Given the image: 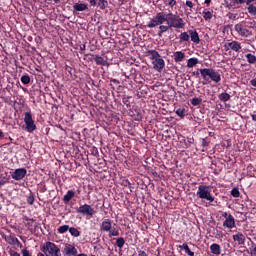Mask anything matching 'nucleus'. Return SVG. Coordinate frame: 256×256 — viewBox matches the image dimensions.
I'll return each mask as SVG.
<instances>
[{
	"label": "nucleus",
	"mask_w": 256,
	"mask_h": 256,
	"mask_svg": "<svg viewBox=\"0 0 256 256\" xmlns=\"http://www.w3.org/2000/svg\"><path fill=\"white\" fill-rule=\"evenodd\" d=\"M147 53L150 55L154 71L161 73L165 69V60L161 58V54L156 50H148Z\"/></svg>",
	"instance_id": "f257e3e1"
},
{
	"label": "nucleus",
	"mask_w": 256,
	"mask_h": 256,
	"mask_svg": "<svg viewBox=\"0 0 256 256\" xmlns=\"http://www.w3.org/2000/svg\"><path fill=\"white\" fill-rule=\"evenodd\" d=\"M200 75L204 81H209V78L211 81H214V83H219L221 81V74H219V72L215 71L213 68L200 69Z\"/></svg>",
	"instance_id": "f03ea898"
},
{
	"label": "nucleus",
	"mask_w": 256,
	"mask_h": 256,
	"mask_svg": "<svg viewBox=\"0 0 256 256\" xmlns=\"http://www.w3.org/2000/svg\"><path fill=\"white\" fill-rule=\"evenodd\" d=\"M166 21L169 27H174V29H183L185 27V22L182 18L173 13L166 15Z\"/></svg>",
	"instance_id": "7ed1b4c3"
},
{
	"label": "nucleus",
	"mask_w": 256,
	"mask_h": 256,
	"mask_svg": "<svg viewBox=\"0 0 256 256\" xmlns=\"http://www.w3.org/2000/svg\"><path fill=\"white\" fill-rule=\"evenodd\" d=\"M197 196L199 197V199L209 201V203H213V201H215V197L211 195V187L207 185H200L198 187Z\"/></svg>",
	"instance_id": "20e7f679"
},
{
	"label": "nucleus",
	"mask_w": 256,
	"mask_h": 256,
	"mask_svg": "<svg viewBox=\"0 0 256 256\" xmlns=\"http://www.w3.org/2000/svg\"><path fill=\"white\" fill-rule=\"evenodd\" d=\"M46 256H61V249L55 243L47 242L42 249Z\"/></svg>",
	"instance_id": "39448f33"
},
{
	"label": "nucleus",
	"mask_w": 256,
	"mask_h": 256,
	"mask_svg": "<svg viewBox=\"0 0 256 256\" xmlns=\"http://www.w3.org/2000/svg\"><path fill=\"white\" fill-rule=\"evenodd\" d=\"M165 21H167L166 16L163 15V13L159 12L156 14V16H154L150 20L147 27H149V29H153V27H157L158 25H163V23H165Z\"/></svg>",
	"instance_id": "423d86ee"
},
{
	"label": "nucleus",
	"mask_w": 256,
	"mask_h": 256,
	"mask_svg": "<svg viewBox=\"0 0 256 256\" xmlns=\"http://www.w3.org/2000/svg\"><path fill=\"white\" fill-rule=\"evenodd\" d=\"M24 123H25L26 129L29 133H33V131H35V129H37V126H35V121H33V116L31 115V112L25 113Z\"/></svg>",
	"instance_id": "0eeeda50"
},
{
	"label": "nucleus",
	"mask_w": 256,
	"mask_h": 256,
	"mask_svg": "<svg viewBox=\"0 0 256 256\" xmlns=\"http://www.w3.org/2000/svg\"><path fill=\"white\" fill-rule=\"evenodd\" d=\"M77 213H81L82 215H86L87 217H93V215H95V210L91 208V205L84 204L77 209Z\"/></svg>",
	"instance_id": "6e6552de"
},
{
	"label": "nucleus",
	"mask_w": 256,
	"mask_h": 256,
	"mask_svg": "<svg viewBox=\"0 0 256 256\" xmlns=\"http://www.w3.org/2000/svg\"><path fill=\"white\" fill-rule=\"evenodd\" d=\"M25 175H27V169L19 168L13 172L12 179L15 181H21V179H25Z\"/></svg>",
	"instance_id": "1a4fd4ad"
},
{
	"label": "nucleus",
	"mask_w": 256,
	"mask_h": 256,
	"mask_svg": "<svg viewBox=\"0 0 256 256\" xmlns=\"http://www.w3.org/2000/svg\"><path fill=\"white\" fill-rule=\"evenodd\" d=\"M90 5H92V7H98V9L105 10L109 7V2H107V0H90Z\"/></svg>",
	"instance_id": "9d476101"
},
{
	"label": "nucleus",
	"mask_w": 256,
	"mask_h": 256,
	"mask_svg": "<svg viewBox=\"0 0 256 256\" xmlns=\"http://www.w3.org/2000/svg\"><path fill=\"white\" fill-rule=\"evenodd\" d=\"M223 227H227V229H233L235 227V218L233 215H229L227 219L223 222Z\"/></svg>",
	"instance_id": "9b49d317"
},
{
	"label": "nucleus",
	"mask_w": 256,
	"mask_h": 256,
	"mask_svg": "<svg viewBox=\"0 0 256 256\" xmlns=\"http://www.w3.org/2000/svg\"><path fill=\"white\" fill-rule=\"evenodd\" d=\"M188 33L190 35L192 43H196V45H198V43H201V39L199 38V33H197V30H189Z\"/></svg>",
	"instance_id": "f8f14e48"
},
{
	"label": "nucleus",
	"mask_w": 256,
	"mask_h": 256,
	"mask_svg": "<svg viewBox=\"0 0 256 256\" xmlns=\"http://www.w3.org/2000/svg\"><path fill=\"white\" fill-rule=\"evenodd\" d=\"M64 251L66 253V255L69 256H75L77 255V248H75V246L68 244L65 246Z\"/></svg>",
	"instance_id": "ddd939ff"
},
{
	"label": "nucleus",
	"mask_w": 256,
	"mask_h": 256,
	"mask_svg": "<svg viewBox=\"0 0 256 256\" xmlns=\"http://www.w3.org/2000/svg\"><path fill=\"white\" fill-rule=\"evenodd\" d=\"M93 57V61H95L96 65H108L107 60H104L103 57L99 56V55H92Z\"/></svg>",
	"instance_id": "4468645a"
},
{
	"label": "nucleus",
	"mask_w": 256,
	"mask_h": 256,
	"mask_svg": "<svg viewBox=\"0 0 256 256\" xmlns=\"http://www.w3.org/2000/svg\"><path fill=\"white\" fill-rule=\"evenodd\" d=\"M233 239L238 242V245H245V235L243 233L233 235Z\"/></svg>",
	"instance_id": "2eb2a0df"
},
{
	"label": "nucleus",
	"mask_w": 256,
	"mask_h": 256,
	"mask_svg": "<svg viewBox=\"0 0 256 256\" xmlns=\"http://www.w3.org/2000/svg\"><path fill=\"white\" fill-rule=\"evenodd\" d=\"M183 59H185V53H183L182 51H177L174 53V61L176 63H181Z\"/></svg>",
	"instance_id": "dca6fc26"
},
{
	"label": "nucleus",
	"mask_w": 256,
	"mask_h": 256,
	"mask_svg": "<svg viewBox=\"0 0 256 256\" xmlns=\"http://www.w3.org/2000/svg\"><path fill=\"white\" fill-rule=\"evenodd\" d=\"M210 251L211 253H213V255H221V246H219V244H212L210 246Z\"/></svg>",
	"instance_id": "f3484780"
},
{
	"label": "nucleus",
	"mask_w": 256,
	"mask_h": 256,
	"mask_svg": "<svg viewBox=\"0 0 256 256\" xmlns=\"http://www.w3.org/2000/svg\"><path fill=\"white\" fill-rule=\"evenodd\" d=\"M228 47H230V49H232V51H239L241 49V44L237 41H232L228 43Z\"/></svg>",
	"instance_id": "a211bd4d"
},
{
	"label": "nucleus",
	"mask_w": 256,
	"mask_h": 256,
	"mask_svg": "<svg viewBox=\"0 0 256 256\" xmlns=\"http://www.w3.org/2000/svg\"><path fill=\"white\" fill-rule=\"evenodd\" d=\"M73 197H75V192L73 190H69L63 197L64 203H69Z\"/></svg>",
	"instance_id": "6ab92c4d"
},
{
	"label": "nucleus",
	"mask_w": 256,
	"mask_h": 256,
	"mask_svg": "<svg viewBox=\"0 0 256 256\" xmlns=\"http://www.w3.org/2000/svg\"><path fill=\"white\" fill-rule=\"evenodd\" d=\"M180 249H183L185 253H187L189 256H195V252L191 251L189 245H187L186 243L182 244L180 246Z\"/></svg>",
	"instance_id": "aec40b11"
},
{
	"label": "nucleus",
	"mask_w": 256,
	"mask_h": 256,
	"mask_svg": "<svg viewBox=\"0 0 256 256\" xmlns=\"http://www.w3.org/2000/svg\"><path fill=\"white\" fill-rule=\"evenodd\" d=\"M73 7L75 11H87V5L83 3H75Z\"/></svg>",
	"instance_id": "412c9836"
},
{
	"label": "nucleus",
	"mask_w": 256,
	"mask_h": 256,
	"mask_svg": "<svg viewBox=\"0 0 256 256\" xmlns=\"http://www.w3.org/2000/svg\"><path fill=\"white\" fill-rule=\"evenodd\" d=\"M102 231H111V221H103L101 224Z\"/></svg>",
	"instance_id": "4be33fe9"
},
{
	"label": "nucleus",
	"mask_w": 256,
	"mask_h": 256,
	"mask_svg": "<svg viewBox=\"0 0 256 256\" xmlns=\"http://www.w3.org/2000/svg\"><path fill=\"white\" fill-rule=\"evenodd\" d=\"M220 101L227 102L229 99H231V95H229L227 92H223L219 95Z\"/></svg>",
	"instance_id": "5701e85b"
},
{
	"label": "nucleus",
	"mask_w": 256,
	"mask_h": 256,
	"mask_svg": "<svg viewBox=\"0 0 256 256\" xmlns=\"http://www.w3.org/2000/svg\"><path fill=\"white\" fill-rule=\"evenodd\" d=\"M197 63H199V59L190 58V59H188L187 67H189V68L195 67V65H197Z\"/></svg>",
	"instance_id": "b1692460"
},
{
	"label": "nucleus",
	"mask_w": 256,
	"mask_h": 256,
	"mask_svg": "<svg viewBox=\"0 0 256 256\" xmlns=\"http://www.w3.org/2000/svg\"><path fill=\"white\" fill-rule=\"evenodd\" d=\"M69 233L72 235V237H79V235H81V232H79V230L75 227L69 228Z\"/></svg>",
	"instance_id": "393cba45"
},
{
	"label": "nucleus",
	"mask_w": 256,
	"mask_h": 256,
	"mask_svg": "<svg viewBox=\"0 0 256 256\" xmlns=\"http://www.w3.org/2000/svg\"><path fill=\"white\" fill-rule=\"evenodd\" d=\"M190 35L187 32H182L180 34V43H183L185 41H189Z\"/></svg>",
	"instance_id": "a878e982"
},
{
	"label": "nucleus",
	"mask_w": 256,
	"mask_h": 256,
	"mask_svg": "<svg viewBox=\"0 0 256 256\" xmlns=\"http://www.w3.org/2000/svg\"><path fill=\"white\" fill-rule=\"evenodd\" d=\"M236 30L238 31V33H240V35H247V33H249V30L241 27V25H236Z\"/></svg>",
	"instance_id": "bb28decb"
},
{
	"label": "nucleus",
	"mask_w": 256,
	"mask_h": 256,
	"mask_svg": "<svg viewBox=\"0 0 256 256\" xmlns=\"http://www.w3.org/2000/svg\"><path fill=\"white\" fill-rule=\"evenodd\" d=\"M246 59H247L248 63H251V64H255V62H256V56L251 53L246 55Z\"/></svg>",
	"instance_id": "cd10ccee"
},
{
	"label": "nucleus",
	"mask_w": 256,
	"mask_h": 256,
	"mask_svg": "<svg viewBox=\"0 0 256 256\" xmlns=\"http://www.w3.org/2000/svg\"><path fill=\"white\" fill-rule=\"evenodd\" d=\"M201 103H203V99H201V98L196 97L191 100V105H193L194 107L201 105Z\"/></svg>",
	"instance_id": "c85d7f7f"
},
{
	"label": "nucleus",
	"mask_w": 256,
	"mask_h": 256,
	"mask_svg": "<svg viewBox=\"0 0 256 256\" xmlns=\"http://www.w3.org/2000/svg\"><path fill=\"white\" fill-rule=\"evenodd\" d=\"M116 245L119 249H123V245H125V238L120 237L116 240Z\"/></svg>",
	"instance_id": "c756f323"
},
{
	"label": "nucleus",
	"mask_w": 256,
	"mask_h": 256,
	"mask_svg": "<svg viewBox=\"0 0 256 256\" xmlns=\"http://www.w3.org/2000/svg\"><path fill=\"white\" fill-rule=\"evenodd\" d=\"M21 82L23 83V85H29V83H31V78L29 77V75H23L21 77Z\"/></svg>",
	"instance_id": "7c9ffc66"
},
{
	"label": "nucleus",
	"mask_w": 256,
	"mask_h": 256,
	"mask_svg": "<svg viewBox=\"0 0 256 256\" xmlns=\"http://www.w3.org/2000/svg\"><path fill=\"white\" fill-rule=\"evenodd\" d=\"M248 13H250V15H253L255 17L256 16V6L253 4H250L248 6Z\"/></svg>",
	"instance_id": "2f4dec72"
},
{
	"label": "nucleus",
	"mask_w": 256,
	"mask_h": 256,
	"mask_svg": "<svg viewBox=\"0 0 256 256\" xmlns=\"http://www.w3.org/2000/svg\"><path fill=\"white\" fill-rule=\"evenodd\" d=\"M175 113L176 115H178V117H181V119H183V117H185V108H178Z\"/></svg>",
	"instance_id": "473e14b6"
},
{
	"label": "nucleus",
	"mask_w": 256,
	"mask_h": 256,
	"mask_svg": "<svg viewBox=\"0 0 256 256\" xmlns=\"http://www.w3.org/2000/svg\"><path fill=\"white\" fill-rule=\"evenodd\" d=\"M69 225H63V226H60L59 228H58V233H61V234H63V233H67V231H69Z\"/></svg>",
	"instance_id": "72a5a7b5"
},
{
	"label": "nucleus",
	"mask_w": 256,
	"mask_h": 256,
	"mask_svg": "<svg viewBox=\"0 0 256 256\" xmlns=\"http://www.w3.org/2000/svg\"><path fill=\"white\" fill-rule=\"evenodd\" d=\"M231 195L232 197H239V195H241V193L239 192V189L238 188H233L232 191H231Z\"/></svg>",
	"instance_id": "f704fd0d"
},
{
	"label": "nucleus",
	"mask_w": 256,
	"mask_h": 256,
	"mask_svg": "<svg viewBox=\"0 0 256 256\" xmlns=\"http://www.w3.org/2000/svg\"><path fill=\"white\" fill-rule=\"evenodd\" d=\"M203 15H204V19L206 20V21H209V19H211L212 17H213V14L210 12V11H208V12H203Z\"/></svg>",
	"instance_id": "c9c22d12"
},
{
	"label": "nucleus",
	"mask_w": 256,
	"mask_h": 256,
	"mask_svg": "<svg viewBox=\"0 0 256 256\" xmlns=\"http://www.w3.org/2000/svg\"><path fill=\"white\" fill-rule=\"evenodd\" d=\"M109 237H119V231L110 229Z\"/></svg>",
	"instance_id": "e433bc0d"
},
{
	"label": "nucleus",
	"mask_w": 256,
	"mask_h": 256,
	"mask_svg": "<svg viewBox=\"0 0 256 256\" xmlns=\"http://www.w3.org/2000/svg\"><path fill=\"white\" fill-rule=\"evenodd\" d=\"M27 203L29 205H33V203H35V197L33 196V194H31L30 196H28L27 198Z\"/></svg>",
	"instance_id": "4c0bfd02"
},
{
	"label": "nucleus",
	"mask_w": 256,
	"mask_h": 256,
	"mask_svg": "<svg viewBox=\"0 0 256 256\" xmlns=\"http://www.w3.org/2000/svg\"><path fill=\"white\" fill-rule=\"evenodd\" d=\"M169 27L170 26L160 25L159 29H160L161 33H165L166 31H169Z\"/></svg>",
	"instance_id": "58836bf2"
},
{
	"label": "nucleus",
	"mask_w": 256,
	"mask_h": 256,
	"mask_svg": "<svg viewBox=\"0 0 256 256\" xmlns=\"http://www.w3.org/2000/svg\"><path fill=\"white\" fill-rule=\"evenodd\" d=\"M247 0H234V3L236 5H243V3H246Z\"/></svg>",
	"instance_id": "ea45409f"
},
{
	"label": "nucleus",
	"mask_w": 256,
	"mask_h": 256,
	"mask_svg": "<svg viewBox=\"0 0 256 256\" xmlns=\"http://www.w3.org/2000/svg\"><path fill=\"white\" fill-rule=\"evenodd\" d=\"M9 243H10V245H13L15 243H19V239L15 238V237H12L11 242H9Z\"/></svg>",
	"instance_id": "a19ab883"
},
{
	"label": "nucleus",
	"mask_w": 256,
	"mask_h": 256,
	"mask_svg": "<svg viewBox=\"0 0 256 256\" xmlns=\"http://www.w3.org/2000/svg\"><path fill=\"white\" fill-rule=\"evenodd\" d=\"M10 255L11 256H21V254H19L17 251H14V250H10Z\"/></svg>",
	"instance_id": "79ce46f5"
},
{
	"label": "nucleus",
	"mask_w": 256,
	"mask_h": 256,
	"mask_svg": "<svg viewBox=\"0 0 256 256\" xmlns=\"http://www.w3.org/2000/svg\"><path fill=\"white\" fill-rule=\"evenodd\" d=\"M168 5H170V7H174V5H177V1L175 0H170Z\"/></svg>",
	"instance_id": "37998d69"
},
{
	"label": "nucleus",
	"mask_w": 256,
	"mask_h": 256,
	"mask_svg": "<svg viewBox=\"0 0 256 256\" xmlns=\"http://www.w3.org/2000/svg\"><path fill=\"white\" fill-rule=\"evenodd\" d=\"M22 256H31V254H29L28 250H22Z\"/></svg>",
	"instance_id": "c03bdc74"
},
{
	"label": "nucleus",
	"mask_w": 256,
	"mask_h": 256,
	"mask_svg": "<svg viewBox=\"0 0 256 256\" xmlns=\"http://www.w3.org/2000/svg\"><path fill=\"white\" fill-rule=\"evenodd\" d=\"M186 6H187V7H190V9L193 8V2L187 0V1H186Z\"/></svg>",
	"instance_id": "a18cd8bd"
},
{
	"label": "nucleus",
	"mask_w": 256,
	"mask_h": 256,
	"mask_svg": "<svg viewBox=\"0 0 256 256\" xmlns=\"http://www.w3.org/2000/svg\"><path fill=\"white\" fill-rule=\"evenodd\" d=\"M250 83H251L252 87H255V88H256V78H255V79H252V80L250 81Z\"/></svg>",
	"instance_id": "49530a36"
},
{
	"label": "nucleus",
	"mask_w": 256,
	"mask_h": 256,
	"mask_svg": "<svg viewBox=\"0 0 256 256\" xmlns=\"http://www.w3.org/2000/svg\"><path fill=\"white\" fill-rule=\"evenodd\" d=\"M202 145L203 147H207V145H209V142L206 141L205 139L202 140Z\"/></svg>",
	"instance_id": "de8ad7c7"
},
{
	"label": "nucleus",
	"mask_w": 256,
	"mask_h": 256,
	"mask_svg": "<svg viewBox=\"0 0 256 256\" xmlns=\"http://www.w3.org/2000/svg\"><path fill=\"white\" fill-rule=\"evenodd\" d=\"M138 256H147V253L145 251H140L138 253Z\"/></svg>",
	"instance_id": "09e8293b"
},
{
	"label": "nucleus",
	"mask_w": 256,
	"mask_h": 256,
	"mask_svg": "<svg viewBox=\"0 0 256 256\" xmlns=\"http://www.w3.org/2000/svg\"><path fill=\"white\" fill-rule=\"evenodd\" d=\"M33 221H35V220H34V219H29L28 225H29L30 227H33Z\"/></svg>",
	"instance_id": "8fccbe9b"
},
{
	"label": "nucleus",
	"mask_w": 256,
	"mask_h": 256,
	"mask_svg": "<svg viewBox=\"0 0 256 256\" xmlns=\"http://www.w3.org/2000/svg\"><path fill=\"white\" fill-rule=\"evenodd\" d=\"M253 1H255V0H246V5H251V3H253Z\"/></svg>",
	"instance_id": "3c124183"
},
{
	"label": "nucleus",
	"mask_w": 256,
	"mask_h": 256,
	"mask_svg": "<svg viewBox=\"0 0 256 256\" xmlns=\"http://www.w3.org/2000/svg\"><path fill=\"white\" fill-rule=\"evenodd\" d=\"M5 183H7V180H0V186L5 185Z\"/></svg>",
	"instance_id": "603ef678"
},
{
	"label": "nucleus",
	"mask_w": 256,
	"mask_h": 256,
	"mask_svg": "<svg viewBox=\"0 0 256 256\" xmlns=\"http://www.w3.org/2000/svg\"><path fill=\"white\" fill-rule=\"evenodd\" d=\"M3 137H5V134L0 130V139H3Z\"/></svg>",
	"instance_id": "864d4df0"
},
{
	"label": "nucleus",
	"mask_w": 256,
	"mask_h": 256,
	"mask_svg": "<svg viewBox=\"0 0 256 256\" xmlns=\"http://www.w3.org/2000/svg\"><path fill=\"white\" fill-rule=\"evenodd\" d=\"M222 217H225V219H227V217H229V214H227V212H224V213L222 214Z\"/></svg>",
	"instance_id": "5fc2aeb1"
},
{
	"label": "nucleus",
	"mask_w": 256,
	"mask_h": 256,
	"mask_svg": "<svg viewBox=\"0 0 256 256\" xmlns=\"http://www.w3.org/2000/svg\"><path fill=\"white\" fill-rule=\"evenodd\" d=\"M251 117L253 121H256V114H252Z\"/></svg>",
	"instance_id": "6e6d98bb"
},
{
	"label": "nucleus",
	"mask_w": 256,
	"mask_h": 256,
	"mask_svg": "<svg viewBox=\"0 0 256 256\" xmlns=\"http://www.w3.org/2000/svg\"><path fill=\"white\" fill-rule=\"evenodd\" d=\"M205 4L206 5H210L211 4V0H205Z\"/></svg>",
	"instance_id": "4d7b16f0"
},
{
	"label": "nucleus",
	"mask_w": 256,
	"mask_h": 256,
	"mask_svg": "<svg viewBox=\"0 0 256 256\" xmlns=\"http://www.w3.org/2000/svg\"><path fill=\"white\" fill-rule=\"evenodd\" d=\"M158 36H159V37H163V32H161V30H159Z\"/></svg>",
	"instance_id": "13d9d810"
},
{
	"label": "nucleus",
	"mask_w": 256,
	"mask_h": 256,
	"mask_svg": "<svg viewBox=\"0 0 256 256\" xmlns=\"http://www.w3.org/2000/svg\"><path fill=\"white\" fill-rule=\"evenodd\" d=\"M38 256H45V254L39 252V253H38Z\"/></svg>",
	"instance_id": "bf43d9fd"
},
{
	"label": "nucleus",
	"mask_w": 256,
	"mask_h": 256,
	"mask_svg": "<svg viewBox=\"0 0 256 256\" xmlns=\"http://www.w3.org/2000/svg\"><path fill=\"white\" fill-rule=\"evenodd\" d=\"M54 1V3H59L60 2V0H53Z\"/></svg>",
	"instance_id": "052dcab7"
},
{
	"label": "nucleus",
	"mask_w": 256,
	"mask_h": 256,
	"mask_svg": "<svg viewBox=\"0 0 256 256\" xmlns=\"http://www.w3.org/2000/svg\"><path fill=\"white\" fill-rule=\"evenodd\" d=\"M85 50V45H83V47H81V51Z\"/></svg>",
	"instance_id": "680f3d73"
},
{
	"label": "nucleus",
	"mask_w": 256,
	"mask_h": 256,
	"mask_svg": "<svg viewBox=\"0 0 256 256\" xmlns=\"http://www.w3.org/2000/svg\"><path fill=\"white\" fill-rule=\"evenodd\" d=\"M125 185H129V181L126 180V181H125Z\"/></svg>",
	"instance_id": "e2e57ef3"
},
{
	"label": "nucleus",
	"mask_w": 256,
	"mask_h": 256,
	"mask_svg": "<svg viewBox=\"0 0 256 256\" xmlns=\"http://www.w3.org/2000/svg\"><path fill=\"white\" fill-rule=\"evenodd\" d=\"M114 83H119V81H117V80H112Z\"/></svg>",
	"instance_id": "0e129e2a"
},
{
	"label": "nucleus",
	"mask_w": 256,
	"mask_h": 256,
	"mask_svg": "<svg viewBox=\"0 0 256 256\" xmlns=\"http://www.w3.org/2000/svg\"><path fill=\"white\" fill-rule=\"evenodd\" d=\"M203 83V85H207V82H202Z\"/></svg>",
	"instance_id": "69168bd1"
},
{
	"label": "nucleus",
	"mask_w": 256,
	"mask_h": 256,
	"mask_svg": "<svg viewBox=\"0 0 256 256\" xmlns=\"http://www.w3.org/2000/svg\"><path fill=\"white\" fill-rule=\"evenodd\" d=\"M1 209H2V206L0 205V211H1Z\"/></svg>",
	"instance_id": "338daca9"
},
{
	"label": "nucleus",
	"mask_w": 256,
	"mask_h": 256,
	"mask_svg": "<svg viewBox=\"0 0 256 256\" xmlns=\"http://www.w3.org/2000/svg\"><path fill=\"white\" fill-rule=\"evenodd\" d=\"M0 87H1V82H0Z\"/></svg>",
	"instance_id": "774afa93"
}]
</instances>
